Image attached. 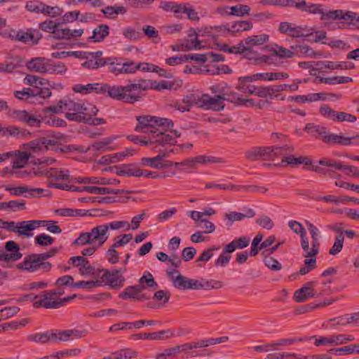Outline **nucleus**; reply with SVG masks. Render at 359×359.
Instances as JSON below:
<instances>
[{"instance_id": "obj_1", "label": "nucleus", "mask_w": 359, "mask_h": 359, "mask_svg": "<svg viewBox=\"0 0 359 359\" xmlns=\"http://www.w3.org/2000/svg\"><path fill=\"white\" fill-rule=\"evenodd\" d=\"M138 122L135 131L141 133L151 134L152 144L156 147H165L167 145H175L177 138L181 136V133L172 130L173 122L165 118L152 116H140L137 117Z\"/></svg>"}, {"instance_id": "obj_2", "label": "nucleus", "mask_w": 359, "mask_h": 359, "mask_svg": "<svg viewBox=\"0 0 359 359\" xmlns=\"http://www.w3.org/2000/svg\"><path fill=\"white\" fill-rule=\"evenodd\" d=\"M150 86L149 82L131 83L125 86L104 84L100 86V93H107L108 95L116 100L128 103H134L140 100L142 91Z\"/></svg>"}, {"instance_id": "obj_3", "label": "nucleus", "mask_w": 359, "mask_h": 359, "mask_svg": "<svg viewBox=\"0 0 359 359\" xmlns=\"http://www.w3.org/2000/svg\"><path fill=\"white\" fill-rule=\"evenodd\" d=\"M56 252V249H51L44 253L30 254L26 256L22 262L18 263L16 268L28 272H35L39 269H42L43 271H48L51 269V264L45 261L53 257Z\"/></svg>"}, {"instance_id": "obj_4", "label": "nucleus", "mask_w": 359, "mask_h": 359, "mask_svg": "<svg viewBox=\"0 0 359 359\" xmlns=\"http://www.w3.org/2000/svg\"><path fill=\"white\" fill-rule=\"evenodd\" d=\"M66 137L59 133H53L46 137L40 138L38 141L31 142L27 146L32 149L33 152L42 150H54L65 153L71 150L70 146L61 147L62 142H65Z\"/></svg>"}, {"instance_id": "obj_5", "label": "nucleus", "mask_w": 359, "mask_h": 359, "mask_svg": "<svg viewBox=\"0 0 359 359\" xmlns=\"http://www.w3.org/2000/svg\"><path fill=\"white\" fill-rule=\"evenodd\" d=\"M108 238V227L106 224L97 226L90 232H81L74 241V244L79 246L92 245L97 243L98 247L102 246Z\"/></svg>"}, {"instance_id": "obj_6", "label": "nucleus", "mask_w": 359, "mask_h": 359, "mask_svg": "<svg viewBox=\"0 0 359 359\" xmlns=\"http://www.w3.org/2000/svg\"><path fill=\"white\" fill-rule=\"evenodd\" d=\"M231 93H224V95H217L212 97L208 94L201 95V107L205 109H210L216 111H222L224 109L225 100L233 102L230 97Z\"/></svg>"}, {"instance_id": "obj_7", "label": "nucleus", "mask_w": 359, "mask_h": 359, "mask_svg": "<svg viewBox=\"0 0 359 359\" xmlns=\"http://www.w3.org/2000/svg\"><path fill=\"white\" fill-rule=\"evenodd\" d=\"M278 31L292 38L306 37L312 34L311 29L308 27L297 25L288 22H280Z\"/></svg>"}, {"instance_id": "obj_8", "label": "nucleus", "mask_w": 359, "mask_h": 359, "mask_svg": "<svg viewBox=\"0 0 359 359\" xmlns=\"http://www.w3.org/2000/svg\"><path fill=\"white\" fill-rule=\"evenodd\" d=\"M158 155L151 158H142L140 161L142 166H149L154 169L163 170L170 168L173 165V163L165 161V158L168 154L161 149L158 151Z\"/></svg>"}, {"instance_id": "obj_9", "label": "nucleus", "mask_w": 359, "mask_h": 359, "mask_svg": "<svg viewBox=\"0 0 359 359\" xmlns=\"http://www.w3.org/2000/svg\"><path fill=\"white\" fill-rule=\"evenodd\" d=\"M102 273L100 276V281L101 285L102 283L109 284L111 287L121 286L124 281V278L122 276L121 270H113L111 271L102 269L101 271Z\"/></svg>"}, {"instance_id": "obj_10", "label": "nucleus", "mask_w": 359, "mask_h": 359, "mask_svg": "<svg viewBox=\"0 0 359 359\" xmlns=\"http://www.w3.org/2000/svg\"><path fill=\"white\" fill-rule=\"evenodd\" d=\"M9 116L18 121L22 122L29 126H39L41 120L36 115L31 114L25 110H13L9 113Z\"/></svg>"}, {"instance_id": "obj_11", "label": "nucleus", "mask_w": 359, "mask_h": 359, "mask_svg": "<svg viewBox=\"0 0 359 359\" xmlns=\"http://www.w3.org/2000/svg\"><path fill=\"white\" fill-rule=\"evenodd\" d=\"M70 189L72 191H87L91 194L104 195V194H119L123 193H128V191L123 189H112L107 187H98L93 186H85V187H71Z\"/></svg>"}, {"instance_id": "obj_12", "label": "nucleus", "mask_w": 359, "mask_h": 359, "mask_svg": "<svg viewBox=\"0 0 359 359\" xmlns=\"http://www.w3.org/2000/svg\"><path fill=\"white\" fill-rule=\"evenodd\" d=\"M355 339L352 335L337 334L327 337H320L315 341V345L318 346L321 345L338 346L353 341Z\"/></svg>"}, {"instance_id": "obj_13", "label": "nucleus", "mask_w": 359, "mask_h": 359, "mask_svg": "<svg viewBox=\"0 0 359 359\" xmlns=\"http://www.w3.org/2000/svg\"><path fill=\"white\" fill-rule=\"evenodd\" d=\"M80 102H75L70 99H63L60 100L56 105L48 107L45 110L54 114H59L64 111H79Z\"/></svg>"}, {"instance_id": "obj_14", "label": "nucleus", "mask_w": 359, "mask_h": 359, "mask_svg": "<svg viewBox=\"0 0 359 359\" xmlns=\"http://www.w3.org/2000/svg\"><path fill=\"white\" fill-rule=\"evenodd\" d=\"M5 249L7 252L0 254V260L14 262L22 257V254L20 252L19 245L13 241L6 242Z\"/></svg>"}, {"instance_id": "obj_15", "label": "nucleus", "mask_w": 359, "mask_h": 359, "mask_svg": "<svg viewBox=\"0 0 359 359\" xmlns=\"http://www.w3.org/2000/svg\"><path fill=\"white\" fill-rule=\"evenodd\" d=\"M146 289L145 285H137L127 287L121 294L120 297L123 299H133L134 300H144L149 297L145 294H140L142 290Z\"/></svg>"}, {"instance_id": "obj_16", "label": "nucleus", "mask_w": 359, "mask_h": 359, "mask_svg": "<svg viewBox=\"0 0 359 359\" xmlns=\"http://www.w3.org/2000/svg\"><path fill=\"white\" fill-rule=\"evenodd\" d=\"M273 149L271 147H255L245 152V156L250 161L266 159L272 156Z\"/></svg>"}, {"instance_id": "obj_17", "label": "nucleus", "mask_w": 359, "mask_h": 359, "mask_svg": "<svg viewBox=\"0 0 359 359\" xmlns=\"http://www.w3.org/2000/svg\"><path fill=\"white\" fill-rule=\"evenodd\" d=\"M69 262L74 264L75 266L79 267V271L83 276H89L94 273V268L83 256L72 257L70 258Z\"/></svg>"}, {"instance_id": "obj_18", "label": "nucleus", "mask_w": 359, "mask_h": 359, "mask_svg": "<svg viewBox=\"0 0 359 359\" xmlns=\"http://www.w3.org/2000/svg\"><path fill=\"white\" fill-rule=\"evenodd\" d=\"M13 154L9 159H12V169H19L24 168L30 157V154L27 151H20L18 150L9 151Z\"/></svg>"}, {"instance_id": "obj_19", "label": "nucleus", "mask_w": 359, "mask_h": 359, "mask_svg": "<svg viewBox=\"0 0 359 359\" xmlns=\"http://www.w3.org/2000/svg\"><path fill=\"white\" fill-rule=\"evenodd\" d=\"M316 284V282L311 281L307 283L304 286L298 290L294 293V299L297 302H303L309 298H312L316 296L312 287Z\"/></svg>"}, {"instance_id": "obj_20", "label": "nucleus", "mask_w": 359, "mask_h": 359, "mask_svg": "<svg viewBox=\"0 0 359 359\" xmlns=\"http://www.w3.org/2000/svg\"><path fill=\"white\" fill-rule=\"evenodd\" d=\"M116 139V137L115 136L107 137L100 141H97L91 144L88 149L90 151H96L99 153H103L107 151L113 150L114 148L111 147V144Z\"/></svg>"}, {"instance_id": "obj_21", "label": "nucleus", "mask_w": 359, "mask_h": 359, "mask_svg": "<svg viewBox=\"0 0 359 359\" xmlns=\"http://www.w3.org/2000/svg\"><path fill=\"white\" fill-rule=\"evenodd\" d=\"M48 60L45 57H35L27 62V67L29 70L41 74H47Z\"/></svg>"}, {"instance_id": "obj_22", "label": "nucleus", "mask_w": 359, "mask_h": 359, "mask_svg": "<svg viewBox=\"0 0 359 359\" xmlns=\"http://www.w3.org/2000/svg\"><path fill=\"white\" fill-rule=\"evenodd\" d=\"M41 35L39 32H18L15 36V39L28 43L29 45H36L38 43Z\"/></svg>"}, {"instance_id": "obj_23", "label": "nucleus", "mask_w": 359, "mask_h": 359, "mask_svg": "<svg viewBox=\"0 0 359 359\" xmlns=\"http://www.w3.org/2000/svg\"><path fill=\"white\" fill-rule=\"evenodd\" d=\"M36 175H43L48 178L57 180H67L69 177V170L67 169L50 168L45 171H39Z\"/></svg>"}, {"instance_id": "obj_24", "label": "nucleus", "mask_w": 359, "mask_h": 359, "mask_svg": "<svg viewBox=\"0 0 359 359\" xmlns=\"http://www.w3.org/2000/svg\"><path fill=\"white\" fill-rule=\"evenodd\" d=\"M269 40V36L266 34L260 35H253L246 37L243 41L245 44L248 51L251 53V49L254 46H262L267 43Z\"/></svg>"}, {"instance_id": "obj_25", "label": "nucleus", "mask_w": 359, "mask_h": 359, "mask_svg": "<svg viewBox=\"0 0 359 359\" xmlns=\"http://www.w3.org/2000/svg\"><path fill=\"white\" fill-rule=\"evenodd\" d=\"M182 46H184L186 50L202 49L205 47L198 39V35L194 29L189 31L188 39L183 41Z\"/></svg>"}, {"instance_id": "obj_26", "label": "nucleus", "mask_w": 359, "mask_h": 359, "mask_svg": "<svg viewBox=\"0 0 359 359\" xmlns=\"http://www.w3.org/2000/svg\"><path fill=\"white\" fill-rule=\"evenodd\" d=\"M168 275L172 278V285L175 287L181 290H188L189 278L181 275L179 271L176 270L168 272Z\"/></svg>"}, {"instance_id": "obj_27", "label": "nucleus", "mask_w": 359, "mask_h": 359, "mask_svg": "<svg viewBox=\"0 0 359 359\" xmlns=\"http://www.w3.org/2000/svg\"><path fill=\"white\" fill-rule=\"evenodd\" d=\"M79 111L83 116V123H90L91 117L95 116L98 111L96 107L90 103L80 102Z\"/></svg>"}, {"instance_id": "obj_28", "label": "nucleus", "mask_w": 359, "mask_h": 359, "mask_svg": "<svg viewBox=\"0 0 359 359\" xmlns=\"http://www.w3.org/2000/svg\"><path fill=\"white\" fill-rule=\"evenodd\" d=\"M27 339L29 341L37 344H45L53 342V330H48L44 332H36L28 335Z\"/></svg>"}, {"instance_id": "obj_29", "label": "nucleus", "mask_w": 359, "mask_h": 359, "mask_svg": "<svg viewBox=\"0 0 359 359\" xmlns=\"http://www.w3.org/2000/svg\"><path fill=\"white\" fill-rule=\"evenodd\" d=\"M296 8L311 14H321L323 16V9L320 4H308L304 0H299L296 5Z\"/></svg>"}, {"instance_id": "obj_30", "label": "nucleus", "mask_w": 359, "mask_h": 359, "mask_svg": "<svg viewBox=\"0 0 359 359\" xmlns=\"http://www.w3.org/2000/svg\"><path fill=\"white\" fill-rule=\"evenodd\" d=\"M324 142L341 145L351 144V140L349 139V137L344 136L341 134L330 133L328 131H327L326 135L324 137Z\"/></svg>"}, {"instance_id": "obj_31", "label": "nucleus", "mask_w": 359, "mask_h": 359, "mask_svg": "<svg viewBox=\"0 0 359 359\" xmlns=\"http://www.w3.org/2000/svg\"><path fill=\"white\" fill-rule=\"evenodd\" d=\"M225 161L223 158L210 156H198L195 158L188 161L184 165H191L192 163H197L200 164H213V163H223Z\"/></svg>"}, {"instance_id": "obj_32", "label": "nucleus", "mask_w": 359, "mask_h": 359, "mask_svg": "<svg viewBox=\"0 0 359 359\" xmlns=\"http://www.w3.org/2000/svg\"><path fill=\"white\" fill-rule=\"evenodd\" d=\"M109 27L108 25L102 24L94 29L93 36L90 37L95 42L103 41L109 35Z\"/></svg>"}, {"instance_id": "obj_33", "label": "nucleus", "mask_w": 359, "mask_h": 359, "mask_svg": "<svg viewBox=\"0 0 359 359\" xmlns=\"http://www.w3.org/2000/svg\"><path fill=\"white\" fill-rule=\"evenodd\" d=\"M311 163V161L309 160L306 157H295L290 155L284 156L282 159L280 165L283 166H285V165L294 166L299 164L310 165Z\"/></svg>"}, {"instance_id": "obj_34", "label": "nucleus", "mask_w": 359, "mask_h": 359, "mask_svg": "<svg viewBox=\"0 0 359 359\" xmlns=\"http://www.w3.org/2000/svg\"><path fill=\"white\" fill-rule=\"evenodd\" d=\"M304 130L311 136L320 137L323 141L327 131L325 127L313 123H307Z\"/></svg>"}, {"instance_id": "obj_35", "label": "nucleus", "mask_w": 359, "mask_h": 359, "mask_svg": "<svg viewBox=\"0 0 359 359\" xmlns=\"http://www.w3.org/2000/svg\"><path fill=\"white\" fill-rule=\"evenodd\" d=\"M109 72L115 75L119 74H133L135 72V62H129L120 64V66H116L110 68Z\"/></svg>"}, {"instance_id": "obj_36", "label": "nucleus", "mask_w": 359, "mask_h": 359, "mask_svg": "<svg viewBox=\"0 0 359 359\" xmlns=\"http://www.w3.org/2000/svg\"><path fill=\"white\" fill-rule=\"evenodd\" d=\"M300 237H301V246L304 250V257L305 258L316 257L319 252V248H317L316 252H312L313 251V241H311V247L309 248V239L306 236V233L300 236Z\"/></svg>"}, {"instance_id": "obj_37", "label": "nucleus", "mask_w": 359, "mask_h": 359, "mask_svg": "<svg viewBox=\"0 0 359 359\" xmlns=\"http://www.w3.org/2000/svg\"><path fill=\"white\" fill-rule=\"evenodd\" d=\"M305 224H306L308 229L310 232L311 240L313 241V251L316 252L317 248H319L320 243H319V237H320V231L318 229L314 226L312 223H311L308 220H305Z\"/></svg>"}, {"instance_id": "obj_38", "label": "nucleus", "mask_w": 359, "mask_h": 359, "mask_svg": "<svg viewBox=\"0 0 359 359\" xmlns=\"http://www.w3.org/2000/svg\"><path fill=\"white\" fill-rule=\"evenodd\" d=\"M1 210L18 211L25 209V202L24 201H10L8 202H1Z\"/></svg>"}, {"instance_id": "obj_39", "label": "nucleus", "mask_w": 359, "mask_h": 359, "mask_svg": "<svg viewBox=\"0 0 359 359\" xmlns=\"http://www.w3.org/2000/svg\"><path fill=\"white\" fill-rule=\"evenodd\" d=\"M101 11L107 18H114L119 14H125L127 12V9L123 6H110L102 9Z\"/></svg>"}, {"instance_id": "obj_40", "label": "nucleus", "mask_w": 359, "mask_h": 359, "mask_svg": "<svg viewBox=\"0 0 359 359\" xmlns=\"http://www.w3.org/2000/svg\"><path fill=\"white\" fill-rule=\"evenodd\" d=\"M294 49H286L283 46L276 45L271 49L273 55L277 56L280 58H292L295 55Z\"/></svg>"}, {"instance_id": "obj_41", "label": "nucleus", "mask_w": 359, "mask_h": 359, "mask_svg": "<svg viewBox=\"0 0 359 359\" xmlns=\"http://www.w3.org/2000/svg\"><path fill=\"white\" fill-rule=\"evenodd\" d=\"M292 49H294L297 51V53L310 57H316L317 56H320L321 53L315 52L310 46L307 45H296L291 46Z\"/></svg>"}, {"instance_id": "obj_42", "label": "nucleus", "mask_w": 359, "mask_h": 359, "mask_svg": "<svg viewBox=\"0 0 359 359\" xmlns=\"http://www.w3.org/2000/svg\"><path fill=\"white\" fill-rule=\"evenodd\" d=\"M173 332L170 330H161L159 332H155L144 334V339L156 341L164 340L166 339L171 338L173 336Z\"/></svg>"}, {"instance_id": "obj_43", "label": "nucleus", "mask_w": 359, "mask_h": 359, "mask_svg": "<svg viewBox=\"0 0 359 359\" xmlns=\"http://www.w3.org/2000/svg\"><path fill=\"white\" fill-rule=\"evenodd\" d=\"M100 86H100L98 83H89L85 86L76 84L74 86L73 90L76 93H80L83 94L90 93L93 91H96L97 93H100Z\"/></svg>"}, {"instance_id": "obj_44", "label": "nucleus", "mask_w": 359, "mask_h": 359, "mask_svg": "<svg viewBox=\"0 0 359 359\" xmlns=\"http://www.w3.org/2000/svg\"><path fill=\"white\" fill-rule=\"evenodd\" d=\"M78 182L79 183H92V184H101V185H105V184H116L119 182V180H114L113 181H111L106 178H98V177H83V178H79L78 180Z\"/></svg>"}, {"instance_id": "obj_45", "label": "nucleus", "mask_w": 359, "mask_h": 359, "mask_svg": "<svg viewBox=\"0 0 359 359\" xmlns=\"http://www.w3.org/2000/svg\"><path fill=\"white\" fill-rule=\"evenodd\" d=\"M254 215L255 212L250 210L249 211V215L237 212H230L225 214L224 217L229 220L228 225L231 226L234 222L241 221L246 217H252Z\"/></svg>"}, {"instance_id": "obj_46", "label": "nucleus", "mask_w": 359, "mask_h": 359, "mask_svg": "<svg viewBox=\"0 0 359 359\" xmlns=\"http://www.w3.org/2000/svg\"><path fill=\"white\" fill-rule=\"evenodd\" d=\"M67 67L62 62H54L52 60H48L47 74H64L66 73Z\"/></svg>"}, {"instance_id": "obj_47", "label": "nucleus", "mask_w": 359, "mask_h": 359, "mask_svg": "<svg viewBox=\"0 0 359 359\" xmlns=\"http://www.w3.org/2000/svg\"><path fill=\"white\" fill-rule=\"evenodd\" d=\"M34 230L32 220L18 222V233L26 237H31L33 233L30 231Z\"/></svg>"}, {"instance_id": "obj_48", "label": "nucleus", "mask_w": 359, "mask_h": 359, "mask_svg": "<svg viewBox=\"0 0 359 359\" xmlns=\"http://www.w3.org/2000/svg\"><path fill=\"white\" fill-rule=\"evenodd\" d=\"M113 359H131L138 356V353L130 348H123L112 353Z\"/></svg>"}, {"instance_id": "obj_49", "label": "nucleus", "mask_w": 359, "mask_h": 359, "mask_svg": "<svg viewBox=\"0 0 359 359\" xmlns=\"http://www.w3.org/2000/svg\"><path fill=\"white\" fill-rule=\"evenodd\" d=\"M330 352L336 355L359 353V344H352L338 348H332Z\"/></svg>"}, {"instance_id": "obj_50", "label": "nucleus", "mask_w": 359, "mask_h": 359, "mask_svg": "<svg viewBox=\"0 0 359 359\" xmlns=\"http://www.w3.org/2000/svg\"><path fill=\"white\" fill-rule=\"evenodd\" d=\"M257 95L259 97H269L271 99H272L274 97H277L274 86L258 87Z\"/></svg>"}, {"instance_id": "obj_51", "label": "nucleus", "mask_w": 359, "mask_h": 359, "mask_svg": "<svg viewBox=\"0 0 359 359\" xmlns=\"http://www.w3.org/2000/svg\"><path fill=\"white\" fill-rule=\"evenodd\" d=\"M182 103L186 104L189 109L196 105L198 107H201V96L196 94H189L184 96L182 99Z\"/></svg>"}, {"instance_id": "obj_52", "label": "nucleus", "mask_w": 359, "mask_h": 359, "mask_svg": "<svg viewBox=\"0 0 359 359\" xmlns=\"http://www.w3.org/2000/svg\"><path fill=\"white\" fill-rule=\"evenodd\" d=\"M344 236L342 233L338 234L336 238L332 247L329 251V254L331 255H336L339 253L344 246Z\"/></svg>"}, {"instance_id": "obj_53", "label": "nucleus", "mask_w": 359, "mask_h": 359, "mask_svg": "<svg viewBox=\"0 0 359 359\" xmlns=\"http://www.w3.org/2000/svg\"><path fill=\"white\" fill-rule=\"evenodd\" d=\"M56 292H45L43 295V299L45 304H49L51 306H48L47 309L50 308H59L60 304L58 303V299L55 297Z\"/></svg>"}, {"instance_id": "obj_54", "label": "nucleus", "mask_w": 359, "mask_h": 359, "mask_svg": "<svg viewBox=\"0 0 359 359\" xmlns=\"http://www.w3.org/2000/svg\"><path fill=\"white\" fill-rule=\"evenodd\" d=\"M316 267V258L309 257L304 260V266L299 269V274L306 275Z\"/></svg>"}, {"instance_id": "obj_55", "label": "nucleus", "mask_w": 359, "mask_h": 359, "mask_svg": "<svg viewBox=\"0 0 359 359\" xmlns=\"http://www.w3.org/2000/svg\"><path fill=\"white\" fill-rule=\"evenodd\" d=\"M22 66V61L20 59L17 61H11L8 63H0V72L10 73L14 69Z\"/></svg>"}, {"instance_id": "obj_56", "label": "nucleus", "mask_w": 359, "mask_h": 359, "mask_svg": "<svg viewBox=\"0 0 359 359\" xmlns=\"http://www.w3.org/2000/svg\"><path fill=\"white\" fill-rule=\"evenodd\" d=\"M0 135L3 136H15L18 137L23 135V132L15 126H9L2 128L0 126Z\"/></svg>"}, {"instance_id": "obj_57", "label": "nucleus", "mask_w": 359, "mask_h": 359, "mask_svg": "<svg viewBox=\"0 0 359 359\" xmlns=\"http://www.w3.org/2000/svg\"><path fill=\"white\" fill-rule=\"evenodd\" d=\"M273 149L272 156H287V154L292 153L294 151V147L290 145H284L283 147H271Z\"/></svg>"}, {"instance_id": "obj_58", "label": "nucleus", "mask_w": 359, "mask_h": 359, "mask_svg": "<svg viewBox=\"0 0 359 359\" xmlns=\"http://www.w3.org/2000/svg\"><path fill=\"white\" fill-rule=\"evenodd\" d=\"M252 28V24L250 21H238L235 22L231 26L232 32L248 31Z\"/></svg>"}, {"instance_id": "obj_59", "label": "nucleus", "mask_w": 359, "mask_h": 359, "mask_svg": "<svg viewBox=\"0 0 359 359\" xmlns=\"http://www.w3.org/2000/svg\"><path fill=\"white\" fill-rule=\"evenodd\" d=\"M139 283V285H144L145 283L147 285H145L146 287H148L151 288H156L158 287L157 283L154 280L152 274L149 272L144 274L140 278Z\"/></svg>"}, {"instance_id": "obj_60", "label": "nucleus", "mask_w": 359, "mask_h": 359, "mask_svg": "<svg viewBox=\"0 0 359 359\" xmlns=\"http://www.w3.org/2000/svg\"><path fill=\"white\" fill-rule=\"evenodd\" d=\"M70 339L68 330L62 331L53 330V342H65Z\"/></svg>"}, {"instance_id": "obj_61", "label": "nucleus", "mask_w": 359, "mask_h": 359, "mask_svg": "<svg viewBox=\"0 0 359 359\" xmlns=\"http://www.w3.org/2000/svg\"><path fill=\"white\" fill-rule=\"evenodd\" d=\"M289 78V74L284 72H267L264 73V80L272 81L283 80Z\"/></svg>"}, {"instance_id": "obj_62", "label": "nucleus", "mask_w": 359, "mask_h": 359, "mask_svg": "<svg viewBox=\"0 0 359 359\" xmlns=\"http://www.w3.org/2000/svg\"><path fill=\"white\" fill-rule=\"evenodd\" d=\"M70 35L69 29H61L57 27L55 28V31L53 32V35H51L50 37L56 39H69Z\"/></svg>"}, {"instance_id": "obj_63", "label": "nucleus", "mask_w": 359, "mask_h": 359, "mask_svg": "<svg viewBox=\"0 0 359 359\" xmlns=\"http://www.w3.org/2000/svg\"><path fill=\"white\" fill-rule=\"evenodd\" d=\"M137 168L131 165H126L122 168L116 169V174L118 175L135 176Z\"/></svg>"}, {"instance_id": "obj_64", "label": "nucleus", "mask_w": 359, "mask_h": 359, "mask_svg": "<svg viewBox=\"0 0 359 359\" xmlns=\"http://www.w3.org/2000/svg\"><path fill=\"white\" fill-rule=\"evenodd\" d=\"M231 10V15H237V16H243L245 15H248L250 11V6L247 5H238L230 7Z\"/></svg>"}]
</instances>
